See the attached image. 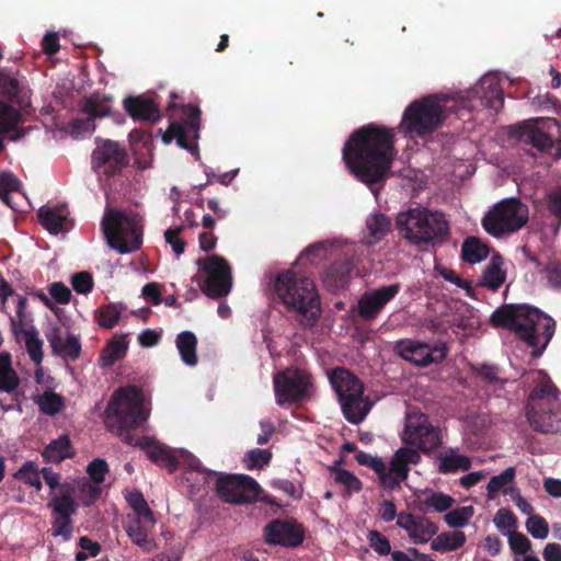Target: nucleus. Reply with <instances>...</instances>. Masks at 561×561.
<instances>
[{"mask_svg":"<svg viewBox=\"0 0 561 561\" xmlns=\"http://www.w3.org/2000/svg\"><path fill=\"white\" fill-rule=\"evenodd\" d=\"M342 153L351 173L374 191L389 175L396 156L394 133L382 125H364L351 134Z\"/></svg>","mask_w":561,"mask_h":561,"instance_id":"obj_1","label":"nucleus"},{"mask_svg":"<svg viewBox=\"0 0 561 561\" xmlns=\"http://www.w3.org/2000/svg\"><path fill=\"white\" fill-rule=\"evenodd\" d=\"M490 320L494 328L513 332L531 347L534 357L542 355L556 329L551 317L527 304H504L493 311Z\"/></svg>","mask_w":561,"mask_h":561,"instance_id":"obj_2","label":"nucleus"},{"mask_svg":"<svg viewBox=\"0 0 561 561\" xmlns=\"http://www.w3.org/2000/svg\"><path fill=\"white\" fill-rule=\"evenodd\" d=\"M106 424L112 431H116L123 442L130 446L146 449L157 444L149 436L135 437L133 430L141 427L148 416L144 408L142 390L136 386L121 387L113 393L105 409Z\"/></svg>","mask_w":561,"mask_h":561,"instance_id":"obj_3","label":"nucleus"},{"mask_svg":"<svg viewBox=\"0 0 561 561\" xmlns=\"http://www.w3.org/2000/svg\"><path fill=\"white\" fill-rule=\"evenodd\" d=\"M275 291L295 320L302 328H312L321 314V302L311 278L291 270L279 273L275 280Z\"/></svg>","mask_w":561,"mask_h":561,"instance_id":"obj_4","label":"nucleus"},{"mask_svg":"<svg viewBox=\"0 0 561 561\" xmlns=\"http://www.w3.org/2000/svg\"><path fill=\"white\" fill-rule=\"evenodd\" d=\"M536 375L525 403L527 423L536 433L561 434L559 389L545 370L539 369Z\"/></svg>","mask_w":561,"mask_h":561,"instance_id":"obj_5","label":"nucleus"},{"mask_svg":"<svg viewBox=\"0 0 561 561\" xmlns=\"http://www.w3.org/2000/svg\"><path fill=\"white\" fill-rule=\"evenodd\" d=\"M396 227L402 239L419 249L442 244L450 234L445 215L426 207L400 211L396 218Z\"/></svg>","mask_w":561,"mask_h":561,"instance_id":"obj_6","label":"nucleus"},{"mask_svg":"<svg viewBox=\"0 0 561 561\" xmlns=\"http://www.w3.org/2000/svg\"><path fill=\"white\" fill-rule=\"evenodd\" d=\"M447 101L443 94H431L414 100L404 110L400 128L410 136L425 137L436 130L447 117Z\"/></svg>","mask_w":561,"mask_h":561,"instance_id":"obj_7","label":"nucleus"},{"mask_svg":"<svg viewBox=\"0 0 561 561\" xmlns=\"http://www.w3.org/2000/svg\"><path fill=\"white\" fill-rule=\"evenodd\" d=\"M529 219V209L519 198L496 203L482 218L483 229L492 237L503 238L519 231Z\"/></svg>","mask_w":561,"mask_h":561,"instance_id":"obj_8","label":"nucleus"},{"mask_svg":"<svg viewBox=\"0 0 561 561\" xmlns=\"http://www.w3.org/2000/svg\"><path fill=\"white\" fill-rule=\"evenodd\" d=\"M102 229L108 245L119 253L137 251L141 243V228L135 215L107 208L102 220Z\"/></svg>","mask_w":561,"mask_h":561,"instance_id":"obj_9","label":"nucleus"},{"mask_svg":"<svg viewBox=\"0 0 561 561\" xmlns=\"http://www.w3.org/2000/svg\"><path fill=\"white\" fill-rule=\"evenodd\" d=\"M215 490L221 501L230 504L273 503L270 496H261L263 490L260 484L245 474H221L216 478Z\"/></svg>","mask_w":561,"mask_h":561,"instance_id":"obj_10","label":"nucleus"},{"mask_svg":"<svg viewBox=\"0 0 561 561\" xmlns=\"http://www.w3.org/2000/svg\"><path fill=\"white\" fill-rule=\"evenodd\" d=\"M278 405L306 400L312 386L311 376L300 368H286L273 378Z\"/></svg>","mask_w":561,"mask_h":561,"instance_id":"obj_11","label":"nucleus"},{"mask_svg":"<svg viewBox=\"0 0 561 561\" xmlns=\"http://www.w3.org/2000/svg\"><path fill=\"white\" fill-rule=\"evenodd\" d=\"M128 163L129 157L125 147L110 139H96V147L91 154V167L100 178L116 176Z\"/></svg>","mask_w":561,"mask_h":561,"instance_id":"obj_12","label":"nucleus"},{"mask_svg":"<svg viewBox=\"0 0 561 561\" xmlns=\"http://www.w3.org/2000/svg\"><path fill=\"white\" fill-rule=\"evenodd\" d=\"M402 439L425 454L437 449L443 443L440 428L431 424L423 413L408 414Z\"/></svg>","mask_w":561,"mask_h":561,"instance_id":"obj_13","label":"nucleus"},{"mask_svg":"<svg viewBox=\"0 0 561 561\" xmlns=\"http://www.w3.org/2000/svg\"><path fill=\"white\" fill-rule=\"evenodd\" d=\"M198 264L206 274V279L201 286L203 293L213 299L227 296L232 287L231 268L226 259L211 254Z\"/></svg>","mask_w":561,"mask_h":561,"instance_id":"obj_14","label":"nucleus"},{"mask_svg":"<svg viewBox=\"0 0 561 561\" xmlns=\"http://www.w3.org/2000/svg\"><path fill=\"white\" fill-rule=\"evenodd\" d=\"M113 95L92 93L80 102V112L85 117L73 119L72 129L77 134H91L95 130V119L114 117L116 112L112 107Z\"/></svg>","mask_w":561,"mask_h":561,"instance_id":"obj_15","label":"nucleus"},{"mask_svg":"<svg viewBox=\"0 0 561 561\" xmlns=\"http://www.w3.org/2000/svg\"><path fill=\"white\" fill-rule=\"evenodd\" d=\"M393 352L407 362L425 367L432 363L443 362L447 356L448 348L444 343L430 346L424 342L403 339L394 343Z\"/></svg>","mask_w":561,"mask_h":561,"instance_id":"obj_16","label":"nucleus"},{"mask_svg":"<svg viewBox=\"0 0 561 561\" xmlns=\"http://www.w3.org/2000/svg\"><path fill=\"white\" fill-rule=\"evenodd\" d=\"M305 528L295 519H273L263 528V539L268 546L294 549L305 540Z\"/></svg>","mask_w":561,"mask_h":561,"instance_id":"obj_17","label":"nucleus"},{"mask_svg":"<svg viewBox=\"0 0 561 561\" xmlns=\"http://www.w3.org/2000/svg\"><path fill=\"white\" fill-rule=\"evenodd\" d=\"M556 118H535L525 121L516 126V137L520 144L529 145L538 151L550 150L554 142L548 130L557 126Z\"/></svg>","mask_w":561,"mask_h":561,"instance_id":"obj_18","label":"nucleus"},{"mask_svg":"<svg viewBox=\"0 0 561 561\" xmlns=\"http://www.w3.org/2000/svg\"><path fill=\"white\" fill-rule=\"evenodd\" d=\"M182 111L186 119L180 123H171L167 133L163 135V141L169 144L175 138L181 148L191 150L194 146L188 139L191 137H198L201 110L193 104H187L183 106Z\"/></svg>","mask_w":561,"mask_h":561,"instance_id":"obj_19","label":"nucleus"},{"mask_svg":"<svg viewBox=\"0 0 561 561\" xmlns=\"http://www.w3.org/2000/svg\"><path fill=\"white\" fill-rule=\"evenodd\" d=\"M400 284L396 283L365 291L358 300L359 317L365 321L375 320L386 305L400 293Z\"/></svg>","mask_w":561,"mask_h":561,"instance_id":"obj_20","label":"nucleus"},{"mask_svg":"<svg viewBox=\"0 0 561 561\" xmlns=\"http://www.w3.org/2000/svg\"><path fill=\"white\" fill-rule=\"evenodd\" d=\"M30 93L27 82L19 70L8 67L0 68L1 96L24 108L31 105Z\"/></svg>","mask_w":561,"mask_h":561,"instance_id":"obj_21","label":"nucleus"},{"mask_svg":"<svg viewBox=\"0 0 561 561\" xmlns=\"http://www.w3.org/2000/svg\"><path fill=\"white\" fill-rule=\"evenodd\" d=\"M422 458L419 450L410 447H401L392 455L389 461V468L386 467V474L397 482L392 488H382L386 491H394L401 488V482L409 477L411 466H416Z\"/></svg>","mask_w":561,"mask_h":561,"instance_id":"obj_22","label":"nucleus"},{"mask_svg":"<svg viewBox=\"0 0 561 561\" xmlns=\"http://www.w3.org/2000/svg\"><path fill=\"white\" fill-rule=\"evenodd\" d=\"M397 526L404 529L414 543H425L438 531L437 525L426 517L407 512L398 514Z\"/></svg>","mask_w":561,"mask_h":561,"instance_id":"obj_23","label":"nucleus"},{"mask_svg":"<svg viewBox=\"0 0 561 561\" xmlns=\"http://www.w3.org/2000/svg\"><path fill=\"white\" fill-rule=\"evenodd\" d=\"M154 524V516H129L124 528L133 543L144 552H151L156 548L154 539L151 536Z\"/></svg>","mask_w":561,"mask_h":561,"instance_id":"obj_24","label":"nucleus"},{"mask_svg":"<svg viewBox=\"0 0 561 561\" xmlns=\"http://www.w3.org/2000/svg\"><path fill=\"white\" fill-rule=\"evenodd\" d=\"M472 93L478 98L480 105L497 112L504 104V92L500 80L494 75H485L473 88Z\"/></svg>","mask_w":561,"mask_h":561,"instance_id":"obj_25","label":"nucleus"},{"mask_svg":"<svg viewBox=\"0 0 561 561\" xmlns=\"http://www.w3.org/2000/svg\"><path fill=\"white\" fill-rule=\"evenodd\" d=\"M123 106L134 121L156 123L161 118L159 105L144 94L125 98Z\"/></svg>","mask_w":561,"mask_h":561,"instance_id":"obj_26","label":"nucleus"},{"mask_svg":"<svg viewBox=\"0 0 561 561\" xmlns=\"http://www.w3.org/2000/svg\"><path fill=\"white\" fill-rule=\"evenodd\" d=\"M329 379L339 399L345 398L348 393H364V385L360 379L344 367L332 369Z\"/></svg>","mask_w":561,"mask_h":561,"instance_id":"obj_27","label":"nucleus"},{"mask_svg":"<svg viewBox=\"0 0 561 561\" xmlns=\"http://www.w3.org/2000/svg\"><path fill=\"white\" fill-rule=\"evenodd\" d=\"M352 270L350 261H335L323 271L322 283L332 293L343 289L350 282Z\"/></svg>","mask_w":561,"mask_h":561,"instance_id":"obj_28","label":"nucleus"},{"mask_svg":"<svg viewBox=\"0 0 561 561\" xmlns=\"http://www.w3.org/2000/svg\"><path fill=\"white\" fill-rule=\"evenodd\" d=\"M69 211L65 206L49 207L42 206L37 211L38 222L53 234L64 231V225L67 221Z\"/></svg>","mask_w":561,"mask_h":561,"instance_id":"obj_29","label":"nucleus"},{"mask_svg":"<svg viewBox=\"0 0 561 561\" xmlns=\"http://www.w3.org/2000/svg\"><path fill=\"white\" fill-rule=\"evenodd\" d=\"M73 456L75 450L71 440L66 434L53 439L42 451V457L47 463H59Z\"/></svg>","mask_w":561,"mask_h":561,"instance_id":"obj_30","label":"nucleus"},{"mask_svg":"<svg viewBox=\"0 0 561 561\" xmlns=\"http://www.w3.org/2000/svg\"><path fill=\"white\" fill-rule=\"evenodd\" d=\"M503 261L501 255H494L485 265L479 286L485 287L491 291H497L506 279V273L502 268Z\"/></svg>","mask_w":561,"mask_h":561,"instance_id":"obj_31","label":"nucleus"},{"mask_svg":"<svg viewBox=\"0 0 561 561\" xmlns=\"http://www.w3.org/2000/svg\"><path fill=\"white\" fill-rule=\"evenodd\" d=\"M344 417L352 424L360 423L368 413L369 405L364 403L363 394H347L339 399Z\"/></svg>","mask_w":561,"mask_h":561,"instance_id":"obj_32","label":"nucleus"},{"mask_svg":"<svg viewBox=\"0 0 561 561\" xmlns=\"http://www.w3.org/2000/svg\"><path fill=\"white\" fill-rule=\"evenodd\" d=\"M175 345L182 362L187 366H196L197 357V337L192 331H183L178 334Z\"/></svg>","mask_w":561,"mask_h":561,"instance_id":"obj_33","label":"nucleus"},{"mask_svg":"<svg viewBox=\"0 0 561 561\" xmlns=\"http://www.w3.org/2000/svg\"><path fill=\"white\" fill-rule=\"evenodd\" d=\"M355 459L360 466L368 467L375 471L382 488L397 485V482H394L390 476L386 474V463L380 458L359 450L356 453Z\"/></svg>","mask_w":561,"mask_h":561,"instance_id":"obj_34","label":"nucleus"},{"mask_svg":"<svg viewBox=\"0 0 561 561\" xmlns=\"http://www.w3.org/2000/svg\"><path fill=\"white\" fill-rule=\"evenodd\" d=\"M20 383L16 371L12 368L11 355L7 352L0 354V390L11 393Z\"/></svg>","mask_w":561,"mask_h":561,"instance_id":"obj_35","label":"nucleus"},{"mask_svg":"<svg viewBox=\"0 0 561 561\" xmlns=\"http://www.w3.org/2000/svg\"><path fill=\"white\" fill-rule=\"evenodd\" d=\"M438 471L442 474L455 473L458 470L468 471L471 468V459L465 455H458L454 450L438 456Z\"/></svg>","mask_w":561,"mask_h":561,"instance_id":"obj_36","label":"nucleus"},{"mask_svg":"<svg viewBox=\"0 0 561 561\" xmlns=\"http://www.w3.org/2000/svg\"><path fill=\"white\" fill-rule=\"evenodd\" d=\"M489 255V248L476 237L467 238L461 248V257L469 264L483 261Z\"/></svg>","mask_w":561,"mask_h":561,"instance_id":"obj_37","label":"nucleus"},{"mask_svg":"<svg viewBox=\"0 0 561 561\" xmlns=\"http://www.w3.org/2000/svg\"><path fill=\"white\" fill-rule=\"evenodd\" d=\"M465 542V533L455 530L438 535L434 540H432L431 548L438 552L455 551L461 548Z\"/></svg>","mask_w":561,"mask_h":561,"instance_id":"obj_38","label":"nucleus"},{"mask_svg":"<svg viewBox=\"0 0 561 561\" xmlns=\"http://www.w3.org/2000/svg\"><path fill=\"white\" fill-rule=\"evenodd\" d=\"M20 119V111L0 100V151L4 148L2 135L15 129Z\"/></svg>","mask_w":561,"mask_h":561,"instance_id":"obj_39","label":"nucleus"},{"mask_svg":"<svg viewBox=\"0 0 561 561\" xmlns=\"http://www.w3.org/2000/svg\"><path fill=\"white\" fill-rule=\"evenodd\" d=\"M147 457L156 465L173 472L179 467V460L165 445L157 444L146 451Z\"/></svg>","mask_w":561,"mask_h":561,"instance_id":"obj_40","label":"nucleus"},{"mask_svg":"<svg viewBox=\"0 0 561 561\" xmlns=\"http://www.w3.org/2000/svg\"><path fill=\"white\" fill-rule=\"evenodd\" d=\"M39 411L46 415H55L65 407V399L61 394L48 389L34 399Z\"/></svg>","mask_w":561,"mask_h":561,"instance_id":"obj_41","label":"nucleus"},{"mask_svg":"<svg viewBox=\"0 0 561 561\" xmlns=\"http://www.w3.org/2000/svg\"><path fill=\"white\" fill-rule=\"evenodd\" d=\"M545 206L556 221L553 224V233L557 236L561 228V183L546 193Z\"/></svg>","mask_w":561,"mask_h":561,"instance_id":"obj_42","label":"nucleus"},{"mask_svg":"<svg viewBox=\"0 0 561 561\" xmlns=\"http://www.w3.org/2000/svg\"><path fill=\"white\" fill-rule=\"evenodd\" d=\"M22 183L19 178L10 171L0 172V201L8 207L14 209L10 193L20 192Z\"/></svg>","mask_w":561,"mask_h":561,"instance_id":"obj_43","label":"nucleus"},{"mask_svg":"<svg viewBox=\"0 0 561 561\" xmlns=\"http://www.w3.org/2000/svg\"><path fill=\"white\" fill-rule=\"evenodd\" d=\"M50 505L56 515L71 518L77 511V504L69 493V485H61V495L53 499Z\"/></svg>","mask_w":561,"mask_h":561,"instance_id":"obj_44","label":"nucleus"},{"mask_svg":"<svg viewBox=\"0 0 561 561\" xmlns=\"http://www.w3.org/2000/svg\"><path fill=\"white\" fill-rule=\"evenodd\" d=\"M366 227L373 241L378 242L390 231L391 220L383 214H373L367 218Z\"/></svg>","mask_w":561,"mask_h":561,"instance_id":"obj_45","label":"nucleus"},{"mask_svg":"<svg viewBox=\"0 0 561 561\" xmlns=\"http://www.w3.org/2000/svg\"><path fill=\"white\" fill-rule=\"evenodd\" d=\"M128 343L125 339H116L111 341L101 353V362L103 366H112L114 363L123 358L127 352Z\"/></svg>","mask_w":561,"mask_h":561,"instance_id":"obj_46","label":"nucleus"},{"mask_svg":"<svg viewBox=\"0 0 561 561\" xmlns=\"http://www.w3.org/2000/svg\"><path fill=\"white\" fill-rule=\"evenodd\" d=\"M426 496L422 500V504L434 508L438 513L447 512L455 504V499L448 494L442 492H435L432 490L423 491Z\"/></svg>","mask_w":561,"mask_h":561,"instance_id":"obj_47","label":"nucleus"},{"mask_svg":"<svg viewBox=\"0 0 561 561\" xmlns=\"http://www.w3.org/2000/svg\"><path fill=\"white\" fill-rule=\"evenodd\" d=\"M21 333L25 339V348L30 358L35 364H41L43 360V341L38 336V331L35 328L22 330Z\"/></svg>","mask_w":561,"mask_h":561,"instance_id":"obj_48","label":"nucleus"},{"mask_svg":"<svg viewBox=\"0 0 561 561\" xmlns=\"http://www.w3.org/2000/svg\"><path fill=\"white\" fill-rule=\"evenodd\" d=\"M330 471L334 476V481L339 484L344 485L348 494L362 491V481L351 471L346 469L336 468L335 466L331 467Z\"/></svg>","mask_w":561,"mask_h":561,"instance_id":"obj_49","label":"nucleus"},{"mask_svg":"<svg viewBox=\"0 0 561 561\" xmlns=\"http://www.w3.org/2000/svg\"><path fill=\"white\" fill-rule=\"evenodd\" d=\"M14 478L23 481L30 486L39 491L43 486L41 481V471L33 461H26L15 473Z\"/></svg>","mask_w":561,"mask_h":561,"instance_id":"obj_50","label":"nucleus"},{"mask_svg":"<svg viewBox=\"0 0 561 561\" xmlns=\"http://www.w3.org/2000/svg\"><path fill=\"white\" fill-rule=\"evenodd\" d=\"M471 371L481 378L482 381L489 385L505 383V379L500 377L499 367L491 364H473L470 366Z\"/></svg>","mask_w":561,"mask_h":561,"instance_id":"obj_51","label":"nucleus"},{"mask_svg":"<svg viewBox=\"0 0 561 561\" xmlns=\"http://www.w3.org/2000/svg\"><path fill=\"white\" fill-rule=\"evenodd\" d=\"M516 474V470L514 467L506 468L503 472H501L499 476H494L490 479L486 490H488V497L490 500L494 499L496 493L513 482Z\"/></svg>","mask_w":561,"mask_h":561,"instance_id":"obj_52","label":"nucleus"},{"mask_svg":"<svg viewBox=\"0 0 561 561\" xmlns=\"http://www.w3.org/2000/svg\"><path fill=\"white\" fill-rule=\"evenodd\" d=\"M473 514H474V508L472 506H462V507H458L453 511H449L444 516V519L449 527L460 528V527H465L468 524V522L473 516Z\"/></svg>","mask_w":561,"mask_h":561,"instance_id":"obj_53","label":"nucleus"},{"mask_svg":"<svg viewBox=\"0 0 561 561\" xmlns=\"http://www.w3.org/2000/svg\"><path fill=\"white\" fill-rule=\"evenodd\" d=\"M272 453L268 449L254 448L245 454L244 462L249 470L262 469L271 462Z\"/></svg>","mask_w":561,"mask_h":561,"instance_id":"obj_54","label":"nucleus"},{"mask_svg":"<svg viewBox=\"0 0 561 561\" xmlns=\"http://www.w3.org/2000/svg\"><path fill=\"white\" fill-rule=\"evenodd\" d=\"M493 522L496 526V528L503 534V535H510L513 533V528L516 527L517 518L515 514L507 510V508H500L494 518Z\"/></svg>","mask_w":561,"mask_h":561,"instance_id":"obj_55","label":"nucleus"},{"mask_svg":"<svg viewBox=\"0 0 561 561\" xmlns=\"http://www.w3.org/2000/svg\"><path fill=\"white\" fill-rule=\"evenodd\" d=\"M121 318V310L113 304L99 309L98 323L104 329L114 328Z\"/></svg>","mask_w":561,"mask_h":561,"instance_id":"obj_56","label":"nucleus"},{"mask_svg":"<svg viewBox=\"0 0 561 561\" xmlns=\"http://www.w3.org/2000/svg\"><path fill=\"white\" fill-rule=\"evenodd\" d=\"M540 274H545L547 280L553 289H561V261L560 260H551L549 261L541 270H539Z\"/></svg>","mask_w":561,"mask_h":561,"instance_id":"obj_57","label":"nucleus"},{"mask_svg":"<svg viewBox=\"0 0 561 561\" xmlns=\"http://www.w3.org/2000/svg\"><path fill=\"white\" fill-rule=\"evenodd\" d=\"M526 529L536 539H545L549 533L548 523L540 515H530L526 522Z\"/></svg>","mask_w":561,"mask_h":561,"instance_id":"obj_58","label":"nucleus"},{"mask_svg":"<svg viewBox=\"0 0 561 561\" xmlns=\"http://www.w3.org/2000/svg\"><path fill=\"white\" fill-rule=\"evenodd\" d=\"M127 502L135 512V516H153L151 508L140 491H133L127 496Z\"/></svg>","mask_w":561,"mask_h":561,"instance_id":"obj_59","label":"nucleus"},{"mask_svg":"<svg viewBox=\"0 0 561 561\" xmlns=\"http://www.w3.org/2000/svg\"><path fill=\"white\" fill-rule=\"evenodd\" d=\"M368 540L370 547L379 554V556H387L391 552V545L389 539L380 534L378 530H370L368 533Z\"/></svg>","mask_w":561,"mask_h":561,"instance_id":"obj_60","label":"nucleus"},{"mask_svg":"<svg viewBox=\"0 0 561 561\" xmlns=\"http://www.w3.org/2000/svg\"><path fill=\"white\" fill-rule=\"evenodd\" d=\"M71 285L78 294L87 295L92 291L94 286L93 277L88 272L76 273L71 278Z\"/></svg>","mask_w":561,"mask_h":561,"instance_id":"obj_61","label":"nucleus"},{"mask_svg":"<svg viewBox=\"0 0 561 561\" xmlns=\"http://www.w3.org/2000/svg\"><path fill=\"white\" fill-rule=\"evenodd\" d=\"M87 472L94 483L100 484L105 480L108 465L104 459L95 458L88 465Z\"/></svg>","mask_w":561,"mask_h":561,"instance_id":"obj_62","label":"nucleus"},{"mask_svg":"<svg viewBox=\"0 0 561 561\" xmlns=\"http://www.w3.org/2000/svg\"><path fill=\"white\" fill-rule=\"evenodd\" d=\"M183 231V227H174L170 228L164 232V238L167 243L172 247L173 252L176 255H181L185 251L186 242L180 238L181 232Z\"/></svg>","mask_w":561,"mask_h":561,"instance_id":"obj_63","label":"nucleus"},{"mask_svg":"<svg viewBox=\"0 0 561 561\" xmlns=\"http://www.w3.org/2000/svg\"><path fill=\"white\" fill-rule=\"evenodd\" d=\"M51 535L54 537L61 536L65 541L70 540L72 536V520L58 516L53 520Z\"/></svg>","mask_w":561,"mask_h":561,"instance_id":"obj_64","label":"nucleus"}]
</instances>
